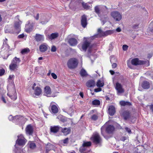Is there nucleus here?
I'll use <instances>...</instances> for the list:
<instances>
[{"label":"nucleus","instance_id":"1","mask_svg":"<svg viewBox=\"0 0 153 153\" xmlns=\"http://www.w3.org/2000/svg\"><path fill=\"white\" fill-rule=\"evenodd\" d=\"M131 63L132 65L135 66L144 64H145L146 66H149V61L140 60L137 58L133 59L131 61Z\"/></svg>","mask_w":153,"mask_h":153},{"label":"nucleus","instance_id":"2","mask_svg":"<svg viewBox=\"0 0 153 153\" xmlns=\"http://www.w3.org/2000/svg\"><path fill=\"white\" fill-rule=\"evenodd\" d=\"M94 10L96 13L100 17L101 13H102V15H106L108 13V8L105 6H103L100 9L99 6H96L94 7Z\"/></svg>","mask_w":153,"mask_h":153},{"label":"nucleus","instance_id":"3","mask_svg":"<svg viewBox=\"0 0 153 153\" xmlns=\"http://www.w3.org/2000/svg\"><path fill=\"white\" fill-rule=\"evenodd\" d=\"M105 128L106 132L109 134L112 133L114 130V127L112 125H108L105 128V126H102L101 128V134L105 138V137L103 134Z\"/></svg>","mask_w":153,"mask_h":153},{"label":"nucleus","instance_id":"4","mask_svg":"<svg viewBox=\"0 0 153 153\" xmlns=\"http://www.w3.org/2000/svg\"><path fill=\"white\" fill-rule=\"evenodd\" d=\"M9 86H7V89L8 92L7 93V95L12 100H15L17 98L16 93V91L14 86L13 87L11 90H10V89L8 88Z\"/></svg>","mask_w":153,"mask_h":153},{"label":"nucleus","instance_id":"5","mask_svg":"<svg viewBox=\"0 0 153 153\" xmlns=\"http://www.w3.org/2000/svg\"><path fill=\"white\" fill-rule=\"evenodd\" d=\"M78 63L77 59L74 58L70 59L68 61V67H77Z\"/></svg>","mask_w":153,"mask_h":153},{"label":"nucleus","instance_id":"6","mask_svg":"<svg viewBox=\"0 0 153 153\" xmlns=\"http://www.w3.org/2000/svg\"><path fill=\"white\" fill-rule=\"evenodd\" d=\"M111 16L116 21H119L122 19L121 14L118 11H114L111 13Z\"/></svg>","mask_w":153,"mask_h":153},{"label":"nucleus","instance_id":"7","mask_svg":"<svg viewBox=\"0 0 153 153\" xmlns=\"http://www.w3.org/2000/svg\"><path fill=\"white\" fill-rule=\"evenodd\" d=\"M18 139L16 141V143L20 146L24 145L27 142V140L22 135H20L18 136Z\"/></svg>","mask_w":153,"mask_h":153},{"label":"nucleus","instance_id":"8","mask_svg":"<svg viewBox=\"0 0 153 153\" xmlns=\"http://www.w3.org/2000/svg\"><path fill=\"white\" fill-rule=\"evenodd\" d=\"M22 24V22L20 21H17L14 23V31L12 32L13 33L18 34L21 31L20 25Z\"/></svg>","mask_w":153,"mask_h":153},{"label":"nucleus","instance_id":"9","mask_svg":"<svg viewBox=\"0 0 153 153\" xmlns=\"http://www.w3.org/2000/svg\"><path fill=\"white\" fill-rule=\"evenodd\" d=\"M92 47V45L91 43L88 42L87 41H85L83 43L82 45V50L85 51H86L87 49L88 48V51L90 53L91 52V49Z\"/></svg>","mask_w":153,"mask_h":153},{"label":"nucleus","instance_id":"10","mask_svg":"<svg viewBox=\"0 0 153 153\" xmlns=\"http://www.w3.org/2000/svg\"><path fill=\"white\" fill-rule=\"evenodd\" d=\"M91 139L96 144L99 143L101 140L100 135L97 133L94 134L91 137Z\"/></svg>","mask_w":153,"mask_h":153},{"label":"nucleus","instance_id":"11","mask_svg":"<svg viewBox=\"0 0 153 153\" xmlns=\"http://www.w3.org/2000/svg\"><path fill=\"white\" fill-rule=\"evenodd\" d=\"M20 62V59L15 57L12 60L11 63L9 67H16L18 65Z\"/></svg>","mask_w":153,"mask_h":153},{"label":"nucleus","instance_id":"12","mask_svg":"<svg viewBox=\"0 0 153 153\" xmlns=\"http://www.w3.org/2000/svg\"><path fill=\"white\" fill-rule=\"evenodd\" d=\"M115 88L117 91V94H121L124 92V90L122 86L118 82L116 83Z\"/></svg>","mask_w":153,"mask_h":153},{"label":"nucleus","instance_id":"13","mask_svg":"<svg viewBox=\"0 0 153 153\" xmlns=\"http://www.w3.org/2000/svg\"><path fill=\"white\" fill-rule=\"evenodd\" d=\"M81 24L82 27L85 28L87 24V16L85 15H83L81 16Z\"/></svg>","mask_w":153,"mask_h":153},{"label":"nucleus","instance_id":"14","mask_svg":"<svg viewBox=\"0 0 153 153\" xmlns=\"http://www.w3.org/2000/svg\"><path fill=\"white\" fill-rule=\"evenodd\" d=\"M26 133L29 135H32L33 133V128L31 125H27L25 129Z\"/></svg>","mask_w":153,"mask_h":153},{"label":"nucleus","instance_id":"15","mask_svg":"<svg viewBox=\"0 0 153 153\" xmlns=\"http://www.w3.org/2000/svg\"><path fill=\"white\" fill-rule=\"evenodd\" d=\"M74 108V107L72 106L67 108L66 109V111H65V112L71 116L74 113L75 111Z\"/></svg>","mask_w":153,"mask_h":153},{"label":"nucleus","instance_id":"16","mask_svg":"<svg viewBox=\"0 0 153 153\" xmlns=\"http://www.w3.org/2000/svg\"><path fill=\"white\" fill-rule=\"evenodd\" d=\"M61 132H62L65 135H67L70 133L71 132V128L70 127L68 128H62Z\"/></svg>","mask_w":153,"mask_h":153},{"label":"nucleus","instance_id":"17","mask_svg":"<svg viewBox=\"0 0 153 153\" xmlns=\"http://www.w3.org/2000/svg\"><path fill=\"white\" fill-rule=\"evenodd\" d=\"M36 41L37 42L42 41L44 40V36L43 35L36 33L34 36Z\"/></svg>","mask_w":153,"mask_h":153},{"label":"nucleus","instance_id":"18","mask_svg":"<svg viewBox=\"0 0 153 153\" xmlns=\"http://www.w3.org/2000/svg\"><path fill=\"white\" fill-rule=\"evenodd\" d=\"M44 92L46 94V95L48 97H50L49 95L51 94L52 92L51 88L49 86H46L45 87Z\"/></svg>","mask_w":153,"mask_h":153},{"label":"nucleus","instance_id":"19","mask_svg":"<svg viewBox=\"0 0 153 153\" xmlns=\"http://www.w3.org/2000/svg\"><path fill=\"white\" fill-rule=\"evenodd\" d=\"M108 113L110 116H113L115 112L114 107L113 105H111L108 108Z\"/></svg>","mask_w":153,"mask_h":153},{"label":"nucleus","instance_id":"20","mask_svg":"<svg viewBox=\"0 0 153 153\" xmlns=\"http://www.w3.org/2000/svg\"><path fill=\"white\" fill-rule=\"evenodd\" d=\"M68 42L70 45L71 46H75L77 44V42L76 39L74 38H71L68 41Z\"/></svg>","mask_w":153,"mask_h":153},{"label":"nucleus","instance_id":"21","mask_svg":"<svg viewBox=\"0 0 153 153\" xmlns=\"http://www.w3.org/2000/svg\"><path fill=\"white\" fill-rule=\"evenodd\" d=\"M48 49V46L45 44L40 45L39 47V49L42 52H44L47 51Z\"/></svg>","mask_w":153,"mask_h":153},{"label":"nucleus","instance_id":"22","mask_svg":"<svg viewBox=\"0 0 153 153\" xmlns=\"http://www.w3.org/2000/svg\"><path fill=\"white\" fill-rule=\"evenodd\" d=\"M96 83L95 81L93 80H90L86 83V85L88 88L93 87L95 85Z\"/></svg>","mask_w":153,"mask_h":153},{"label":"nucleus","instance_id":"23","mask_svg":"<svg viewBox=\"0 0 153 153\" xmlns=\"http://www.w3.org/2000/svg\"><path fill=\"white\" fill-rule=\"evenodd\" d=\"M60 127L59 126H51L50 128L51 132L54 133H56L59 131ZM61 128H62L61 127Z\"/></svg>","mask_w":153,"mask_h":153},{"label":"nucleus","instance_id":"24","mask_svg":"<svg viewBox=\"0 0 153 153\" xmlns=\"http://www.w3.org/2000/svg\"><path fill=\"white\" fill-rule=\"evenodd\" d=\"M34 94L36 96H39L42 93V90L41 88L38 86H36L34 89Z\"/></svg>","mask_w":153,"mask_h":153},{"label":"nucleus","instance_id":"25","mask_svg":"<svg viewBox=\"0 0 153 153\" xmlns=\"http://www.w3.org/2000/svg\"><path fill=\"white\" fill-rule=\"evenodd\" d=\"M33 26L29 23L27 25H26L25 26V30L27 32L30 33L32 30L33 28Z\"/></svg>","mask_w":153,"mask_h":153},{"label":"nucleus","instance_id":"26","mask_svg":"<svg viewBox=\"0 0 153 153\" xmlns=\"http://www.w3.org/2000/svg\"><path fill=\"white\" fill-rule=\"evenodd\" d=\"M110 62L112 63V67H116L117 64L115 63L117 61V59L114 56H111L110 58Z\"/></svg>","mask_w":153,"mask_h":153},{"label":"nucleus","instance_id":"27","mask_svg":"<svg viewBox=\"0 0 153 153\" xmlns=\"http://www.w3.org/2000/svg\"><path fill=\"white\" fill-rule=\"evenodd\" d=\"M142 86L144 89H148L149 88L150 84L149 82L144 81L142 84Z\"/></svg>","mask_w":153,"mask_h":153},{"label":"nucleus","instance_id":"28","mask_svg":"<svg viewBox=\"0 0 153 153\" xmlns=\"http://www.w3.org/2000/svg\"><path fill=\"white\" fill-rule=\"evenodd\" d=\"M9 49V46L7 44L6 42L4 41L3 42L2 49L6 50V52L7 53H8V50Z\"/></svg>","mask_w":153,"mask_h":153},{"label":"nucleus","instance_id":"29","mask_svg":"<svg viewBox=\"0 0 153 153\" xmlns=\"http://www.w3.org/2000/svg\"><path fill=\"white\" fill-rule=\"evenodd\" d=\"M51 111L54 114L57 113L58 111V108L55 105H52L51 106Z\"/></svg>","mask_w":153,"mask_h":153},{"label":"nucleus","instance_id":"30","mask_svg":"<svg viewBox=\"0 0 153 153\" xmlns=\"http://www.w3.org/2000/svg\"><path fill=\"white\" fill-rule=\"evenodd\" d=\"M59 36V34L58 33H52L49 36V38L51 39L52 40L53 39L57 38Z\"/></svg>","mask_w":153,"mask_h":153},{"label":"nucleus","instance_id":"31","mask_svg":"<svg viewBox=\"0 0 153 153\" xmlns=\"http://www.w3.org/2000/svg\"><path fill=\"white\" fill-rule=\"evenodd\" d=\"M123 116L124 119L126 120L130 117V113L128 111H125L123 113Z\"/></svg>","mask_w":153,"mask_h":153},{"label":"nucleus","instance_id":"32","mask_svg":"<svg viewBox=\"0 0 153 153\" xmlns=\"http://www.w3.org/2000/svg\"><path fill=\"white\" fill-rule=\"evenodd\" d=\"M113 33V31L111 30H107L102 32V36H106L108 35L111 34Z\"/></svg>","mask_w":153,"mask_h":153},{"label":"nucleus","instance_id":"33","mask_svg":"<svg viewBox=\"0 0 153 153\" xmlns=\"http://www.w3.org/2000/svg\"><path fill=\"white\" fill-rule=\"evenodd\" d=\"M106 15H106L105 14L104 15H105V16L102 17L101 18L100 20L102 24V25H104L108 20V18Z\"/></svg>","mask_w":153,"mask_h":153},{"label":"nucleus","instance_id":"34","mask_svg":"<svg viewBox=\"0 0 153 153\" xmlns=\"http://www.w3.org/2000/svg\"><path fill=\"white\" fill-rule=\"evenodd\" d=\"M19 118V116H16L13 117L12 115H10L8 117V119L10 120L13 121V122H15L16 120H18Z\"/></svg>","mask_w":153,"mask_h":153},{"label":"nucleus","instance_id":"35","mask_svg":"<svg viewBox=\"0 0 153 153\" xmlns=\"http://www.w3.org/2000/svg\"><path fill=\"white\" fill-rule=\"evenodd\" d=\"M85 147L82 146L80 148L79 151L81 153H87L89 152Z\"/></svg>","mask_w":153,"mask_h":153},{"label":"nucleus","instance_id":"36","mask_svg":"<svg viewBox=\"0 0 153 153\" xmlns=\"http://www.w3.org/2000/svg\"><path fill=\"white\" fill-rule=\"evenodd\" d=\"M120 104L123 106L126 105H131V103L128 102H126L124 101H121L120 102Z\"/></svg>","mask_w":153,"mask_h":153},{"label":"nucleus","instance_id":"37","mask_svg":"<svg viewBox=\"0 0 153 153\" xmlns=\"http://www.w3.org/2000/svg\"><path fill=\"white\" fill-rule=\"evenodd\" d=\"M80 74L81 76L83 77L86 76L88 75L87 73L85 70L83 69L81 70Z\"/></svg>","mask_w":153,"mask_h":153},{"label":"nucleus","instance_id":"38","mask_svg":"<svg viewBox=\"0 0 153 153\" xmlns=\"http://www.w3.org/2000/svg\"><path fill=\"white\" fill-rule=\"evenodd\" d=\"M91 145V143L90 141L86 142L84 141L82 146H83L87 147L90 146Z\"/></svg>","mask_w":153,"mask_h":153},{"label":"nucleus","instance_id":"39","mask_svg":"<svg viewBox=\"0 0 153 153\" xmlns=\"http://www.w3.org/2000/svg\"><path fill=\"white\" fill-rule=\"evenodd\" d=\"M30 51V50L28 48H26L22 49L21 51V53L22 54H27Z\"/></svg>","mask_w":153,"mask_h":153},{"label":"nucleus","instance_id":"40","mask_svg":"<svg viewBox=\"0 0 153 153\" xmlns=\"http://www.w3.org/2000/svg\"><path fill=\"white\" fill-rule=\"evenodd\" d=\"M120 140L123 141H125L126 142H127L128 141V136H122L120 137Z\"/></svg>","mask_w":153,"mask_h":153},{"label":"nucleus","instance_id":"41","mask_svg":"<svg viewBox=\"0 0 153 153\" xmlns=\"http://www.w3.org/2000/svg\"><path fill=\"white\" fill-rule=\"evenodd\" d=\"M96 85L98 87H102L104 85V83L102 82L100 80H99L97 82Z\"/></svg>","mask_w":153,"mask_h":153},{"label":"nucleus","instance_id":"42","mask_svg":"<svg viewBox=\"0 0 153 153\" xmlns=\"http://www.w3.org/2000/svg\"><path fill=\"white\" fill-rule=\"evenodd\" d=\"M29 145L30 148L32 149H34L36 147V144L30 142Z\"/></svg>","mask_w":153,"mask_h":153},{"label":"nucleus","instance_id":"43","mask_svg":"<svg viewBox=\"0 0 153 153\" xmlns=\"http://www.w3.org/2000/svg\"><path fill=\"white\" fill-rule=\"evenodd\" d=\"M92 104L93 105H99L100 104V102L98 100H95L92 101Z\"/></svg>","mask_w":153,"mask_h":153},{"label":"nucleus","instance_id":"44","mask_svg":"<svg viewBox=\"0 0 153 153\" xmlns=\"http://www.w3.org/2000/svg\"><path fill=\"white\" fill-rule=\"evenodd\" d=\"M82 5L83 7L85 9H88L89 8V6L87 3H85L84 2H82Z\"/></svg>","mask_w":153,"mask_h":153},{"label":"nucleus","instance_id":"45","mask_svg":"<svg viewBox=\"0 0 153 153\" xmlns=\"http://www.w3.org/2000/svg\"><path fill=\"white\" fill-rule=\"evenodd\" d=\"M98 116L96 114L93 115L91 117V119L94 121L97 120L98 119Z\"/></svg>","mask_w":153,"mask_h":153},{"label":"nucleus","instance_id":"46","mask_svg":"<svg viewBox=\"0 0 153 153\" xmlns=\"http://www.w3.org/2000/svg\"><path fill=\"white\" fill-rule=\"evenodd\" d=\"M103 32L100 28H98L97 30L98 34H99L100 36H102V33Z\"/></svg>","mask_w":153,"mask_h":153},{"label":"nucleus","instance_id":"47","mask_svg":"<svg viewBox=\"0 0 153 153\" xmlns=\"http://www.w3.org/2000/svg\"><path fill=\"white\" fill-rule=\"evenodd\" d=\"M5 71L3 68L0 69V76H1L4 75Z\"/></svg>","mask_w":153,"mask_h":153},{"label":"nucleus","instance_id":"48","mask_svg":"<svg viewBox=\"0 0 153 153\" xmlns=\"http://www.w3.org/2000/svg\"><path fill=\"white\" fill-rule=\"evenodd\" d=\"M25 151V150L23 149L19 150H17V151H15L14 153H26Z\"/></svg>","mask_w":153,"mask_h":153},{"label":"nucleus","instance_id":"49","mask_svg":"<svg viewBox=\"0 0 153 153\" xmlns=\"http://www.w3.org/2000/svg\"><path fill=\"white\" fill-rule=\"evenodd\" d=\"M126 131L128 132L129 134H131V131L130 128L127 127H125V128Z\"/></svg>","mask_w":153,"mask_h":153},{"label":"nucleus","instance_id":"50","mask_svg":"<svg viewBox=\"0 0 153 153\" xmlns=\"http://www.w3.org/2000/svg\"><path fill=\"white\" fill-rule=\"evenodd\" d=\"M13 30H10L8 29H6L5 30V33H13L12 32H13Z\"/></svg>","mask_w":153,"mask_h":153},{"label":"nucleus","instance_id":"51","mask_svg":"<svg viewBox=\"0 0 153 153\" xmlns=\"http://www.w3.org/2000/svg\"><path fill=\"white\" fill-rule=\"evenodd\" d=\"M56 46H53L52 47L51 50L52 52H54L56 51Z\"/></svg>","mask_w":153,"mask_h":153},{"label":"nucleus","instance_id":"52","mask_svg":"<svg viewBox=\"0 0 153 153\" xmlns=\"http://www.w3.org/2000/svg\"><path fill=\"white\" fill-rule=\"evenodd\" d=\"M100 87H99L98 88L95 89L94 91L96 92H100L102 91V89L100 88Z\"/></svg>","mask_w":153,"mask_h":153},{"label":"nucleus","instance_id":"53","mask_svg":"<svg viewBox=\"0 0 153 153\" xmlns=\"http://www.w3.org/2000/svg\"><path fill=\"white\" fill-rule=\"evenodd\" d=\"M128 46L126 45H123V49L124 51H126L128 49Z\"/></svg>","mask_w":153,"mask_h":153},{"label":"nucleus","instance_id":"54","mask_svg":"<svg viewBox=\"0 0 153 153\" xmlns=\"http://www.w3.org/2000/svg\"><path fill=\"white\" fill-rule=\"evenodd\" d=\"M139 24H135L132 26V28L134 29H136L138 28Z\"/></svg>","mask_w":153,"mask_h":153},{"label":"nucleus","instance_id":"55","mask_svg":"<svg viewBox=\"0 0 153 153\" xmlns=\"http://www.w3.org/2000/svg\"><path fill=\"white\" fill-rule=\"evenodd\" d=\"M48 20L46 19L45 20L42 21L40 22V23L43 25H44L46 24L48 22Z\"/></svg>","mask_w":153,"mask_h":153},{"label":"nucleus","instance_id":"56","mask_svg":"<svg viewBox=\"0 0 153 153\" xmlns=\"http://www.w3.org/2000/svg\"><path fill=\"white\" fill-rule=\"evenodd\" d=\"M51 76L54 79H56L57 78V76L54 73H52L51 74Z\"/></svg>","mask_w":153,"mask_h":153},{"label":"nucleus","instance_id":"57","mask_svg":"<svg viewBox=\"0 0 153 153\" xmlns=\"http://www.w3.org/2000/svg\"><path fill=\"white\" fill-rule=\"evenodd\" d=\"M98 34L95 35L93 36H91L90 38V39L93 40L95 38H97L98 37Z\"/></svg>","mask_w":153,"mask_h":153},{"label":"nucleus","instance_id":"58","mask_svg":"<svg viewBox=\"0 0 153 153\" xmlns=\"http://www.w3.org/2000/svg\"><path fill=\"white\" fill-rule=\"evenodd\" d=\"M69 140V139L68 138H65V139L63 140V143H64L66 144L68 142V141Z\"/></svg>","mask_w":153,"mask_h":153},{"label":"nucleus","instance_id":"59","mask_svg":"<svg viewBox=\"0 0 153 153\" xmlns=\"http://www.w3.org/2000/svg\"><path fill=\"white\" fill-rule=\"evenodd\" d=\"M53 146L52 145H47V147L46 148V151L47 152H48L49 151L50 149H48L49 147L48 146H50V147H52Z\"/></svg>","mask_w":153,"mask_h":153},{"label":"nucleus","instance_id":"60","mask_svg":"<svg viewBox=\"0 0 153 153\" xmlns=\"http://www.w3.org/2000/svg\"><path fill=\"white\" fill-rule=\"evenodd\" d=\"M14 78V75H10L9 76L8 79L12 80Z\"/></svg>","mask_w":153,"mask_h":153},{"label":"nucleus","instance_id":"61","mask_svg":"<svg viewBox=\"0 0 153 153\" xmlns=\"http://www.w3.org/2000/svg\"><path fill=\"white\" fill-rule=\"evenodd\" d=\"M25 36L24 34L23 33H22V34H21L20 35H19L18 36V38H24Z\"/></svg>","mask_w":153,"mask_h":153},{"label":"nucleus","instance_id":"62","mask_svg":"<svg viewBox=\"0 0 153 153\" xmlns=\"http://www.w3.org/2000/svg\"><path fill=\"white\" fill-rule=\"evenodd\" d=\"M35 18L36 19V20H38L39 19V13H38L37 14L36 16H34Z\"/></svg>","mask_w":153,"mask_h":153},{"label":"nucleus","instance_id":"63","mask_svg":"<svg viewBox=\"0 0 153 153\" xmlns=\"http://www.w3.org/2000/svg\"><path fill=\"white\" fill-rule=\"evenodd\" d=\"M116 31L118 32H120L121 31V30L120 27H118L116 29Z\"/></svg>","mask_w":153,"mask_h":153},{"label":"nucleus","instance_id":"64","mask_svg":"<svg viewBox=\"0 0 153 153\" xmlns=\"http://www.w3.org/2000/svg\"><path fill=\"white\" fill-rule=\"evenodd\" d=\"M150 109L153 112V104L151 105L150 106Z\"/></svg>","mask_w":153,"mask_h":153}]
</instances>
